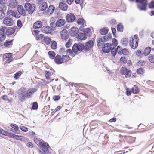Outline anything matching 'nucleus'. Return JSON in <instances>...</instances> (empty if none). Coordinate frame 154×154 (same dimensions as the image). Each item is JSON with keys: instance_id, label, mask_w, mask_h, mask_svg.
Segmentation results:
<instances>
[{"instance_id": "f257e3e1", "label": "nucleus", "mask_w": 154, "mask_h": 154, "mask_svg": "<svg viewBox=\"0 0 154 154\" xmlns=\"http://www.w3.org/2000/svg\"><path fill=\"white\" fill-rule=\"evenodd\" d=\"M112 44L106 43V53H108L111 51V53L113 56H115L116 54V51L115 49V48L118 44V42L115 38H113L112 40Z\"/></svg>"}, {"instance_id": "f03ea898", "label": "nucleus", "mask_w": 154, "mask_h": 154, "mask_svg": "<svg viewBox=\"0 0 154 154\" xmlns=\"http://www.w3.org/2000/svg\"><path fill=\"white\" fill-rule=\"evenodd\" d=\"M34 141L39 147L45 153H48L49 152L48 149L49 148V145L46 142H43V140H40L37 138L34 139Z\"/></svg>"}, {"instance_id": "7ed1b4c3", "label": "nucleus", "mask_w": 154, "mask_h": 154, "mask_svg": "<svg viewBox=\"0 0 154 154\" xmlns=\"http://www.w3.org/2000/svg\"><path fill=\"white\" fill-rule=\"evenodd\" d=\"M26 89L22 87L18 90V94L19 100L21 102H23L26 98Z\"/></svg>"}, {"instance_id": "20e7f679", "label": "nucleus", "mask_w": 154, "mask_h": 154, "mask_svg": "<svg viewBox=\"0 0 154 154\" xmlns=\"http://www.w3.org/2000/svg\"><path fill=\"white\" fill-rule=\"evenodd\" d=\"M135 2L137 3L138 8L140 10H146L147 4L146 0H135Z\"/></svg>"}, {"instance_id": "39448f33", "label": "nucleus", "mask_w": 154, "mask_h": 154, "mask_svg": "<svg viewBox=\"0 0 154 154\" xmlns=\"http://www.w3.org/2000/svg\"><path fill=\"white\" fill-rule=\"evenodd\" d=\"M105 37L106 36H104L103 39L101 38H99L97 42L98 47L102 48V51L104 53H106V50L105 48V44L104 43L106 41Z\"/></svg>"}, {"instance_id": "423d86ee", "label": "nucleus", "mask_w": 154, "mask_h": 154, "mask_svg": "<svg viewBox=\"0 0 154 154\" xmlns=\"http://www.w3.org/2000/svg\"><path fill=\"white\" fill-rule=\"evenodd\" d=\"M84 45L82 43H75L73 45L72 49L75 53H76L78 51H82L83 49H84Z\"/></svg>"}, {"instance_id": "0eeeda50", "label": "nucleus", "mask_w": 154, "mask_h": 154, "mask_svg": "<svg viewBox=\"0 0 154 154\" xmlns=\"http://www.w3.org/2000/svg\"><path fill=\"white\" fill-rule=\"evenodd\" d=\"M51 28L48 26H44L42 28V31L43 33L47 34L51 33L53 30H54V27H53V26H55V24L54 23L51 24Z\"/></svg>"}, {"instance_id": "6e6552de", "label": "nucleus", "mask_w": 154, "mask_h": 154, "mask_svg": "<svg viewBox=\"0 0 154 154\" xmlns=\"http://www.w3.org/2000/svg\"><path fill=\"white\" fill-rule=\"evenodd\" d=\"M24 7L29 14H32L35 9V5L34 4H31L29 3H26Z\"/></svg>"}, {"instance_id": "1a4fd4ad", "label": "nucleus", "mask_w": 154, "mask_h": 154, "mask_svg": "<svg viewBox=\"0 0 154 154\" xmlns=\"http://www.w3.org/2000/svg\"><path fill=\"white\" fill-rule=\"evenodd\" d=\"M3 23L7 26H11L14 24V21L12 19L6 17L4 19Z\"/></svg>"}, {"instance_id": "9d476101", "label": "nucleus", "mask_w": 154, "mask_h": 154, "mask_svg": "<svg viewBox=\"0 0 154 154\" xmlns=\"http://www.w3.org/2000/svg\"><path fill=\"white\" fill-rule=\"evenodd\" d=\"M129 45L131 47L135 49L137 48L138 46V41L134 40L133 38H130L129 39Z\"/></svg>"}, {"instance_id": "9b49d317", "label": "nucleus", "mask_w": 154, "mask_h": 154, "mask_svg": "<svg viewBox=\"0 0 154 154\" xmlns=\"http://www.w3.org/2000/svg\"><path fill=\"white\" fill-rule=\"evenodd\" d=\"M7 15L8 17L13 16L16 18H18L20 17V15H19L17 13L10 10H8L7 11Z\"/></svg>"}, {"instance_id": "f8f14e48", "label": "nucleus", "mask_w": 154, "mask_h": 154, "mask_svg": "<svg viewBox=\"0 0 154 154\" xmlns=\"http://www.w3.org/2000/svg\"><path fill=\"white\" fill-rule=\"evenodd\" d=\"M75 19V15L72 13H70L67 15L66 20L68 22H72Z\"/></svg>"}, {"instance_id": "ddd939ff", "label": "nucleus", "mask_w": 154, "mask_h": 154, "mask_svg": "<svg viewBox=\"0 0 154 154\" xmlns=\"http://www.w3.org/2000/svg\"><path fill=\"white\" fill-rule=\"evenodd\" d=\"M37 90L35 88H30L27 91H26V98H30L33 94L36 92Z\"/></svg>"}, {"instance_id": "4468645a", "label": "nucleus", "mask_w": 154, "mask_h": 154, "mask_svg": "<svg viewBox=\"0 0 154 154\" xmlns=\"http://www.w3.org/2000/svg\"><path fill=\"white\" fill-rule=\"evenodd\" d=\"M94 45V43L91 40L85 43L84 49L86 51L92 48Z\"/></svg>"}, {"instance_id": "2eb2a0df", "label": "nucleus", "mask_w": 154, "mask_h": 154, "mask_svg": "<svg viewBox=\"0 0 154 154\" xmlns=\"http://www.w3.org/2000/svg\"><path fill=\"white\" fill-rule=\"evenodd\" d=\"M17 9L19 14V15H20L23 16H24L26 14V12L24 9L23 7L21 5H19L17 7Z\"/></svg>"}, {"instance_id": "dca6fc26", "label": "nucleus", "mask_w": 154, "mask_h": 154, "mask_svg": "<svg viewBox=\"0 0 154 154\" xmlns=\"http://www.w3.org/2000/svg\"><path fill=\"white\" fill-rule=\"evenodd\" d=\"M61 37L62 39L66 40L69 37V35L66 29H63L60 32Z\"/></svg>"}, {"instance_id": "f3484780", "label": "nucleus", "mask_w": 154, "mask_h": 154, "mask_svg": "<svg viewBox=\"0 0 154 154\" xmlns=\"http://www.w3.org/2000/svg\"><path fill=\"white\" fill-rule=\"evenodd\" d=\"M79 32L78 29L76 27H72L70 29V33L72 36H76Z\"/></svg>"}, {"instance_id": "a211bd4d", "label": "nucleus", "mask_w": 154, "mask_h": 154, "mask_svg": "<svg viewBox=\"0 0 154 154\" xmlns=\"http://www.w3.org/2000/svg\"><path fill=\"white\" fill-rule=\"evenodd\" d=\"M65 23L64 19H60L58 20L56 23V25L57 26L61 27L64 25Z\"/></svg>"}, {"instance_id": "6ab92c4d", "label": "nucleus", "mask_w": 154, "mask_h": 154, "mask_svg": "<svg viewBox=\"0 0 154 154\" xmlns=\"http://www.w3.org/2000/svg\"><path fill=\"white\" fill-rule=\"evenodd\" d=\"M6 29L5 27L2 28L0 31V40H4L5 38L4 32Z\"/></svg>"}, {"instance_id": "aec40b11", "label": "nucleus", "mask_w": 154, "mask_h": 154, "mask_svg": "<svg viewBox=\"0 0 154 154\" xmlns=\"http://www.w3.org/2000/svg\"><path fill=\"white\" fill-rule=\"evenodd\" d=\"M8 4L9 6L14 8L17 4V1L16 0H10L8 1Z\"/></svg>"}, {"instance_id": "412c9836", "label": "nucleus", "mask_w": 154, "mask_h": 154, "mask_svg": "<svg viewBox=\"0 0 154 154\" xmlns=\"http://www.w3.org/2000/svg\"><path fill=\"white\" fill-rule=\"evenodd\" d=\"M59 7L61 10L66 11L67 10L68 7L66 3L61 2L59 4Z\"/></svg>"}, {"instance_id": "4be33fe9", "label": "nucleus", "mask_w": 154, "mask_h": 154, "mask_svg": "<svg viewBox=\"0 0 154 154\" xmlns=\"http://www.w3.org/2000/svg\"><path fill=\"white\" fill-rule=\"evenodd\" d=\"M55 10V7L53 5H50L48 10L46 11V13L51 15L54 12Z\"/></svg>"}, {"instance_id": "5701e85b", "label": "nucleus", "mask_w": 154, "mask_h": 154, "mask_svg": "<svg viewBox=\"0 0 154 154\" xmlns=\"http://www.w3.org/2000/svg\"><path fill=\"white\" fill-rule=\"evenodd\" d=\"M55 63L57 64H60L62 63L63 60L61 56L59 55H57L54 59Z\"/></svg>"}, {"instance_id": "b1692460", "label": "nucleus", "mask_w": 154, "mask_h": 154, "mask_svg": "<svg viewBox=\"0 0 154 154\" xmlns=\"http://www.w3.org/2000/svg\"><path fill=\"white\" fill-rule=\"evenodd\" d=\"M42 26V23L40 21H38L34 23L33 27L34 29H38L41 28Z\"/></svg>"}, {"instance_id": "393cba45", "label": "nucleus", "mask_w": 154, "mask_h": 154, "mask_svg": "<svg viewBox=\"0 0 154 154\" xmlns=\"http://www.w3.org/2000/svg\"><path fill=\"white\" fill-rule=\"evenodd\" d=\"M6 33L7 35H10L13 34L15 32V30L14 28L11 27H9L8 29L6 30Z\"/></svg>"}, {"instance_id": "a878e982", "label": "nucleus", "mask_w": 154, "mask_h": 154, "mask_svg": "<svg viewBox=\"0 0 154 154\" xmlns=\"http://www.w3.org/2000/svg\"><path fill=\"white\" fill-rule=\"evenodd\" d=\"M87 35L86 34L83 33H79L78 34V37L81 40H85L87 38Z\"/></svg>"}, {"instance_id": "bb28decb", "label": "nucleus", "mask_w": 154, "mask_h": 154, "mask_svg": "<svg viewBox=\"0 0 154 154\" xmlns=\"http://www.w3.org/2000/svg\"><path fill=\"white\" fill-rule=\"evenodd\" d=\"M13 41V40L10 41L6 40V42L4 43V46L7 48H10L11 47L13 44L12 43Z\"/></svg>"}, {"instance_id": "cd10ccee", "label": "nucleus", "mask_w": 154, "mask_h": 154, "mask_svg": "<svg viewBox=\"0 0 154 154\" xmlns=\"http://www.w3.org/2000/svg\"><path fill=\"white\" fill-rule=\"evenodd\" d=\"M47 7V3L44 2L40 6L39 8L41 10L43 11L45 10Z\"/></svg>"}, {"instance_id": "c85d7f7f", "label": "nucleus", "mask_w": 154, "mask_h": 154, "mask_svg": "<svg viewBox=\"0 0 154 154\" xmlns=\"http://www.w3.org/2000/svg\"><path fill=\"white\" fill-rule=\"evenodd\" d=\"M151 51V48L150 47H147L145 49L143 54L144 55L147 56L148 55Z\"/></svg>"}, {"instance_id": "c756f323", "label": "nucleus", "mask_w": 154, "mask_h": 154, "mask_svg": "<svg viewBox=\"0 0 154 154\" xmlns=\"http://www.w3.org/2000/svg\"><path fill=\"white\" fill-rule=\"evenodd\" d=\"M77 24L79 25H85V20L82 18H79L77 21Z\"/></svg>"}, {"instance_id": "7c9ffc66", "label": "nucleus", "mask_w": 154, "mask_h": 154, "mask_svg": "<svg viewBox=\"0 0 154 154\" xmlns=\"http://www.w3.org/2000/svg\"><path fill=\"white\" fill-rule=\"evenodd\" d=\"M117 30L118 32H122L123 31V26L122 24H118L117 26Z\"/></svg>"}, {"instance_id": "2f4dec72", "label": "nucleus", "mask_w": 154, "mask_h": 154, "mask_svg": "<svg viewBox=\"0 0 154 154\" xmlns=\"http://www.w3.org/2000/svg\"><path fill=\"white\" fill-rule=\"evenodd\" d=\"M62 58L63 60V62H66L70 60V58L67 55H63Z\"/></svg>"}, {"instance_id": "473e14b6", "label": "nucleus", "mask_w": 154, "mask_h": 154, "mask_svg": "<svg viewBox=\"0 0 154 154\" xmlns=\"http://www.w3.org/2000/svg\"><path fill=\"white\" fill-rule=\"evenodd\" d=\"M49 57L50 58L53 59L55 56V53L53 51H50L48 52Z\"/></svg>"}, {"instance_id": "72a5a7b5", "label": "nucleus", "mask_w": 154, "mask_h": 154, "mask_svg": "<svg viewBox=\"0 0 154 154\" xmlns=\"http://www.w3.org/2000/svg\"><path fill=\"white\" fill-rule=\"evenodd\" d=\"M132 91L134 94H137L139 92V89L136 86H134L132 88Z\"/></svg>"}, {"instance_id": "f704fd0d", "label": "nucleus", "mask_w": 154, "mask_h": 154, "mask_svg": "<svg viewBox=\"0 0 154 154\" xmlns=\"http://www.w3.org/2000/svg\"><path fill=\"white\" fill-rule=\"evenodd\" d=\"M128 40L127 38L123 39L121 41V42L123 45L125 46L127 45L128 43Z\"/></svg>"}, {"instance_id": "c9c22d12", "label": "nucleus", "mask_w": 154, "mask_h": 154, "mask_svg": "<svg viewBox=\"0 0 154 154\" xmlns=\"http://www.w3.org/2000/svg\"><path fill=\"white\" fill-rule=\"evenodd\" d=\"M22 74L21 72L20 71H19L17 72L14 75V77L15 79H17L20 77Z\"/></svg>"}, {"instance_id": "e433bc0d", "label": "nucleus", "mask_w": 154, "mask_h": 154, "mask_svg": "<svg viewBox=\"0 0 154 154\" xmlns=\"http://www.w3.org/2000/svg\"><path fill=\"white\" fill-rule=\"evenodd\" d=\"M15 139L17 140H20L21 141H23L26 140V138L24 137L21 136L17 135L15 136Z\"/></svg>"}, {"instance_id": "4c0bfd02", "label": "nucleus", "mask_w": 154, "mask_h": 154, "mask_svg": "<svg viewBox=\"0 0 154 154\" xmlns=\"http://www.w3.org/2000/svg\"><path fill=\"white\" fill-rule=\"evenodd\" d=\"M144 72L145 70L142 68H140L138 69L137 71V73L140 74H142L144 73Z\"/></svg>"}, {"instance_id": "58836bf2", "label": "nucleus", "mask_w": 154, "mask_h": 154, "mask_svg": "<svg viewBox=\"0 0 154 154\" xmlns=\"http://www.w3.org/2000/svg\"><path fill=\"white\" fill-rule=\"evenodd\" d=\"M145 64V61L143 60H140L139 62H138L137 63V65L139 66H144Z\"/></svg>"}, {"instance_id": "ea45409f", "label": "nucleus", "mask_w": 154, "mask_h": 154, "mask_svg": "<svg viewBox=\"0 0 154 154\" xmlns=\"http://www.w3.org/2000/svg\"><path fill=\"white\" fill-rule=\"evenodd\" d=\"M84 32L85 33V34H88L89 35L91 34V29L88 28L85 29Z\"/></svg>"}, {"instance_id": "a19ab883", "label": "nucleus", "mask_w": 154, "mask_h": 154, "mask_svg": "<svg viewBox=\"0 0 154 154\" xmlns=\"http://www.w3.org/2000/svg\"><path fill=\"white\" fill-rule=\"evenodd\" d=\"M59 54H60L64 55L66 54L65 51V48H61L60 49Z\"/></svg>"}, {"instance_id": "79ce46f5", "label": "nucleus", "mask_w": 154, "mask_h": 154, "mask_svg": "<svg viewBox=\"0 0 154 154\" xmlns=\"http://www.w3.org/2000/svg\"><path fill=\"white\" fill-rule=\"evenodd\" d=\"M121 54H123L124 55H128L129 53V52L128 49L126 48H124L122 49V51L121 52Z\"/></svg>"}, {"instance_id": "37998d69", "label": "nucleus", "mask_w": 154, "mask_h": 154, "mask_svg": "<svg viewBox=\"0 0 154 154\" xmlns=\"http://www.w3.org/2000/svg\"><path fill=\"white\" fill-rule=\"evenodd\" d=\"M47 45H48L50 44L51 42V39L50 38L48 37H45L44 38V40Z\"/></svg>"}, {"instance_id": "c03bdc74", "label": "nucleus", "mask_w": 154, "mask_h": 154, "mask_svg": "<svg viewBox=\"0 0 154 154\" xmlns=\"http://www.w3.org/2000/svg\"><path fill=\"white\" fill-rule=\"evenodd\" d=\"M51 44V48L52 49H56L57 48V43L55 41H52Z\"/></svg>"}, {"instance_id": "a18cd8bd", "label": "nucleus", "mask_w": 154, "mask_h": 154, "mask_svg": "<svg viewBox=\"0 0 154 154\" xmlns=\"http://www.w3.org/2000/svg\"><path fill=\"white\" fill-rule=\"evenodd\" d=\"M148 59L149 61L152 63H154V55L150 54L148 57Z\"/></svg>"}, {"instance_id": "49530a36", "label": "nucleus", "mask_w": 154, "mask_h": 154, "mask_svg": "<svg viewBox=\"0 0 154 154\" xmlns=\"http://www.w3.org/2000/svg\"><path fill=\"white\" fill-rule=\"evenodd\" d=\"M128 70L125 67H123L121 69V73L122 75H125Z\"/></svg>"}, {"instance_id": "de8ad7c7", "label": "nucleus", "mask_w": 154, "mask_h": 154, "mask_svg": "<svg viewBox=\"0 0 154 154\" xmlns=\"http://www.w3.org/2000/svg\"><path fill=\"white\" fill-rule=\"evenodd\" d=\"M100 33L102 35H106V29L105 27L101 29L100 31Z\"/></svg>"}, {"instance_id": "09e8293b", "label": "nucleus", "mask_w": 154, "mask_h": 154, "mask_svg": "<svg viewBox=\"0 0 154 154\" xmlns=\"http://www.w3.org/2000/svg\"><path fill=\"white\" fill-rule=\"evenodd\" d=\"M12 54L11 53H6L4 55V59H6L8 58L11 57Z\"/></svg>"}, {"instance_id": "8fccbe9b", "label": "nucleus", "mask_w": 154, "mask_h": 154, "mask_svg": "<svg viewBox=\"0 0 154 154\" xmlns=\"http://www.w3.org/2000/svg\"><path fill=\"white\" fill-rule=\"evenodd\" d=\"M10 126L14 129L16 131H17L19 129V127L17 125L14 124H11Z\"/></svg>"}, {"instance_id": "3c124183", "label": "nucleus", "mask_w": 154, "mask_h": 154, "mask_svg": "<svg viewBox=\"0 0 154 154\" xmlns=\"http://www.w3.org/2000/svg\"><path fill=\"white\" fill-rule=\"evenodd\" d=\"M37 37L38 38L37 40H41L42 41H43L44 38H45L44 37L43 35L42 34H40L39 35H38V36H37Z\"/></svg>"}, {"instance_id": "603ef678", "label": "nucleus", "mask_w": 154, "mask_h": 154, "mask_svg": "<svg viewBox=\"0 0 154 154\" xmlns=\"http://www.w3.org/2000/svg\"><path fill=\"white\" fill-rule=\"evenodd\" d=\"M0 133L5 136H7L8 135V133L7 132L5 131L2 129L0 128Z\"/></svg>"}, {"instance_id": "864d4df0", "label": "nucleus", "mask_w": 154, "mask_h": 154, "mask_svg": "<svg viewBox=\"0 0 154 154\" xmlns=\"http://www.w3.org/2000/svg\"><path fill=\"white\" fill-rule=\"evenodd\" d=\"M123 49L122 48H121L120 46H118L117 47V49H116V52H117L118 53L120 54H121V52L122 51V50Z\"/></svg>"}, {"instance_id": "5fc2aeb1", "label": "nucleus", "mask_w": 154, "mask_h": 154, "mask_svg": "<svg viewBox=\"0 0 154 154\" xmlns=\"http://www.w3.org/2000/svg\"><path fill=\"white\" fill-rule=\"evenodd\" d=\"M131 72L129 70H128L126 72V73L125 74V77L126 78H128L130 77L131 75Z\"/></svg>"}, {"instance_id": "6e6d98bb", "label": "nucleus", "mask_w": 154, "mask_h": 154, "mask_svg": "<svg viewBox=\"0 0 154 154\" xmlns=\"http://www.w3.org/2000/svg\"><path fill=\"white\" fill-rule=\"evenodd\" d=\"M20 129L23 131L26 132L28 131V128L26 127L23 126H20Z\"/></svg>"}, {"instance_id": "4d7b16f0", "label": "nucleus", "mask_w": 154, "mask_h": 154, "mask_svg": "<svg viewBox=\"0 0 154 154\" xmlns=\"http://www.w3.org/2000/svg\"><path fill=\"white\" fill-rule=\"evenodd\" d=\"M32 108L33 109H36L38 108V104L37 102H34L33 103Z\"/></svg>"}, {"instance_id": "13d9d810", "label": "nucleus", "mask_w": 154, "mask_h": 154, "mask_svg": "<svg viewBox=\"0 0 154 154\" xmlns=\"http://www.w3.org/2000/svg\"><path fill=\"white\" fill-rule=\"evenodd\" d=\"M5 14L4 12L2 10H0V19H2L5 16Z\"/></svg>"}, {"instance_id": "bf43d9fd", "label": "nucleus", "mask_w": 154, "mask_h": 154, "mask_svg": "<svg viewBox=\"0 0 154 154\" xmlns=\"http://www.w3.org/2000/svg\"><path fill=\"white\" fill-rule=\"evenodd\" d=\"M120 61L122 63H125L126 62V60L125 57H122L120 59Z\"/></svg>"}, {"instance_id": "052dcab7", "label": "nucleus", "mask_w": 154, "mask_h": 154, "mask_svg": "<svg viewBox=\"0 0 154 154\" xmlns=\"http://www.w3.org/2000/svg\"><path fill=\"white\" fill-rule=\"evenodd\" d=\"M71 40L69 39L68 41L66 43V46L67 48H69L71 46Z\"/></svg>"}, {"instance_id": "680f3d73", "label": "nucleus", "mask_w": 154, "mask_h": 154, "mask_svg": "<svg viewBox=\"0 0 154 154\" xmlns=\"http://www.w3.org/2000/svg\"><path fill=\"white\" fill-rule=\"evenodd\" d=\"M2 98L3 100H5L7 101L8 102H9L11 101V100H9V99L8 98V97L6 95H4L3 96Z\"/></svg>"}, {"instance_id": "e2e57ef3", "label": "nucleus", "mask_w": 154, "mask_h": 154, "mask_svg": "<svg viewBox=\"0 0 154 154\" xmlns=\"http://www.w3.org/2000/svg\"><path fill=\"white\" fill-rule=\"evenodd\" d=\"M86 26V25L85 23V25H81V26H80L79 29L81 31H82V32L83 31L84 32V30L85 29L84 27Z\"/></svg>"}, {"instance_id": "0e129e2a", "label": "nucleus", "mask_w": 154, "mask_h": 154, "mask_svg": "<svg viewBox=\"0 0 154 154\" xmlns=\"http://www.w3.org/2000/svg\"><path fill=\"white\" fill-rule=\"evenodd\" d=\"M1 10H2L3 12L5 11L7 9V7L5 5H2L0 6Z\"/></svg>"}, {"instance_id": "69168bd1", "label": "nucleus", "mask_w": 154, "mask_h": 154, "mask_svg": "<svg viewBox=\"0 0 154 154\" xmlns=\"http://www.w3.org/2000/svg\"><path fill=\"white\" fill-rule=\"evenodd\" d=\"M142 51L140 50H137L136 51V54L138 56L140 57L142 55Z\"/></svg>"}, {"instance_id": "338daca9", "label": "nucleus", "mask_w": 154, "mask_h": 154, "mask_svg": "<svg viewBox=\"0 0 154 154\" xmlns=\"http://www.w3.org/2000/svg\"><path fill=\"white\" fill-rule=\"evenodd\" d=\"M149 7L150 8H154V2L152 1L149 5Z\"/></svg>"}, {"instance_id": "774afa93", "label": "nucleus", "mask_w": 154, "mask_h": 154, "mask_svg": "<svg viewBox=\"0 0 154 154\" xmlns=\"http://www.w3.org/2000/svg\"><path fill=\"white\" fill-rule=\"evenodd\" d=\"M51 75V73L49 72H47L46 75L45 77L47 79H50V76Z\"/></svg>"}]
</instances>
